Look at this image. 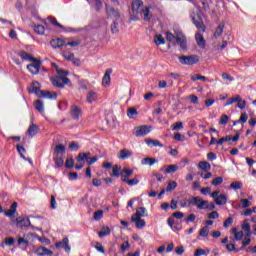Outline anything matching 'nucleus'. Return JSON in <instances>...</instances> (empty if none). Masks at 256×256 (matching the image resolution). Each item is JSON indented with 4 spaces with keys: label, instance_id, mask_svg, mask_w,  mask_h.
<instances>
[{
    "label": "nucleus",
    "instance_id": "cd10ccee",
    "mask_svg": "<svg viewBox=\"0 0 256 256\" xmlns=\"http://www.w3.org/2000/svg\"><path fill=\"white\" fill-rule=\"evenodd\" d=\"M198 168L205 172L211 171V164L207 161H200L198 164Z\"/></svg>",
    "mask_w": 256,
    "mask_h": 256
},
{
    "label": "nucleus",
    "instance_id": "49530a36",
    "mask_svg": "<svg viewBox=\"0 0 256 256\" xmlns=\"http://www.w3.org/2000/svg\"><path fill=\"white\" fill-rule=\"evenodd\" d=\"M191 81H207V77L200 75V74H195L193 76H191Z\"/></svg>",
    "mask_w": 256,
    "mask_h": 256
},
{
    "label": "nucleus",
    "instance_id": "aec40b11",
    "mask_svg": "<svg viewBox=\"0 0 256 256\" xmlns=\"http://www.w3.org/2000/svg\"><path fill=\"white\" fill-rule=\"evenodd\" d=\"M51 47H53V49H60V47H63V45H65V41L61 38H57V39H53L50 42Z\"/></svg>",
    "mask_w": 256,
    "mask_h": 256
},
{
    "label": "nucleus",
    "instance_id": "e433bc0d",
    "mask_svg": "<svg viewBox=\"0 0 256 256\" xmlns=\"http://www.w3.org/2000/svg\"><path fill=\"white\" fill-rule=\"evenodd\" d=\"M203 198L199 197V196H195V197H191L190 198V203L192 205H194L195 207H197V209H199V205L201 204Z\"/></svg>",
    "mask_w": 256,
    "mask_h": 256
},
{
    "label": "nucleus",
    "instance_id": "f3484780",
    "mask_svg": "<svg viewBox=\"0 0 256 256\" xmlns=\"http://www.w3.org/2000/svg\"><path fill=\"white\" fill-rule=\"evenodd\" d=\"M103 87H109L111 85V70H106L103 78H102Z\"/></svg>",
    "mask_w": 256,
    "mask_h": 256
},
{
    "label": "nucleus",
    "instance_id": "e2e57ef3",
    "mask_svg": "<svg viewBox=\"0 0 256 256\" xmlns=\"http://www.w3.org/2000/svg\"><path fill=\"white\" fill-rule=\"evenodd\" d=\"M229 122V116L227 115H222L220 120H219V124L220 125H227V123Z\"/></svg>",
    "mask_w": 256,
    "mask_h": 256
},
{
    "label": "nucleus",
    "instance_id": "c756f323",
    "mask_svg": "<svg viewBox=\"0 0 256 256\" xmlns=\"http://www.w3.org/2000/svg\"><path fill=\"white\" fill-rule=\"evenodd\" d=\"M215 203L217 205H226L227 204V195L225 194H220L216 199Z\"/></svg>",
    "mask_w": 256,
    "mask_h": 256
},
{
    "label": "nucleus",
    "instance_id": "a878e982",
    "mask_svg": "<svg viewBox=\"0 0 256 256\" xmlns=\"http://www.w3.org/2000/svg\"><path fill=\"white\" fill-rule=\"evenodd\" d=\"M145 143L148 147H163V144L159 140L146 139Z\"/></svg>",
    "mask_w": 256,
    "mask_h": 256
},
{
    "label": "nucleus",
    "instance_id": "603ef678",
    "mask_svg": "<svg viewBox=\"0 0 256 256\" xmlns=\"http://www.w3.org/2000/svg\"><path fill=\"white\" fill-rule=\"evenodd\" d=\"M101 219H103V211L98 210L94 212V221H101Z\"/></svg>",
    "mask_w": 256,
    "mask_h": 256
},
{
    "label": "nucleus",
    "instance_id": "13d9d810",
    "mask_svg": "<svg viewBox=\"0 0 256 256\" xmlns=\"http://www.w3.org/2000/svg\"><path fill=\"white\" fill-rule=\"evenodd\" d=\"M131 244H129V241H125L120 248V252L121 253H125V251H127V249H130Z\"/></svg>",
    "mask_w": 256,
    "mask_h": 256
},
{
    "label": "nucleus",
    "instance_id": "6e6d98bb",
    "mask_svg": "<svg viewBox=\"0 0 256 256\" xmlns=\"http://www.w3.org/2000/svg\"><path fill=\"white\" fill-rule=\"evenodd\" d=\"M63 57H64V59H66V61H73V59H75V54L69 53V52H64Z\"/></svg>",
    "mask_w": 256,
    "mask_h": 256
},
{
    "label": "nucleus",
    "instance_id": "774afa93",
    "mask_svg": "<svg viewBox=\"0 0 256 256\" xmlns=\"http://www.w3.org/2000/svg\"><path fill=\"white\" fill-rule=\"evenodd\" d=\"M207 255V252L204 249H197L194 253V256H203Z\"/></svg>",
    "mask_w": 256,
    "mask_h": 256
},
{
    "label": "nucleus",
    "instance_id": "5701e85b",
    "mask_svg": "<svg viewBox=\"0 0 256 256\" xmlns=\"http://www.w3.org/2000/svg\"><path fill=\"white\" fill-rule=\"evenodd\" d=\"M15 213H17V202H14L12 205H11V208L8 210V211H5L4 212V215L6 217H15Z\"/></svg>",
    "mask_w": 256,
    "mask_h": 256
},
{
    "label": "nucleus",
    "instance_id": "f704fd0d",
    "mask_svg": "<svg viewBox=\"0 0 256 256\" xmlns=\"http://www.w3.org/2000/svg\"><path fill=\"white\" fill-rule=\"evenodd\" d=\"M223 29H225V25H223V24H220V25L216 28V30H215V32H214V37H215V39H219V37H221V35H223Z\"/></svg>",
    "mask_w": 256,
    "mask_h": 256
},
{
    "label": "nucleus",
    "instance_id": "37998d69",
    "mask_svg": "<svg viewBox=\"0 0 256 256\" xmlns=\"http://www.w3.org/2000/svg\"><path fill=\"white\" fill-rule=\"evenodd\" d=\"M41 89V84L39 82H33L32 83V89L30 90V93H39V90Z\"/></svg>",
    "mask_w": 256,
    "mask_h": 256
},
{
    "label": "nucleus",
    "instance_id": "bb28decb",
    "mask_svg": "<svg viewBox=\"0 0 256 256\" xmlns=\"http://www.w3.org/2000/svg\"><path fill=\"white\" fill-rule=\"evenodd\" d=\"M177 171H179V166L176 165V164H172V165L166 166V168H165V170H164V173H165L166 175H169V174L175 173V172H177Z\"/></svg>",
    "mask_w": 256,
    "mask_h": 256
},
{
    "label": "nucleus",
    "instance_id": "b1692460",
    "mask_svg": "<svg viewBox=\"0 0 256 256\" xmlns=\"http://www.w3.org/2000/svg\"><path fill=\"white\" fill-rule=\"evenodd\" d=\"M155 163H158V160L156 158L146 157L141 160V165H149L152 167Z\"/></svg>",
    "mask_w": 256,
    "mask_h": 256
},
{
    "label": "nucleus",
    "instance_id": "de8ad7c7",
    "mask_svg": "<svg viewBox=\"0 0 256 256\" xmlns=\"http://www.w3.org/2000/svg\"><path fill=\"white\" fill-rule=\"evenodd\" d=\"M171 129H172V131H179V130L183 129V122H176V123L172 124Z\"/></svg>",
    "mask_w": 256,
    "mask_h": 256
},
{
    "label": "nucleus",
    "instance_id": "473e14b6",
    "mask_svg": "<svg viewBox=\"0 0 256 256\" xmlns=\"http://www.w3.org/2000/svg\"><path fill=\"white\" fill-rule=\"evenodd\" d=\"M109 235H111V229H109L108 226L102 227V231L98 233V237L100 238L107 237Z\"/></svg>",
    "mask_w": 256,
    "mask_h": 256
},
{
    "label": "nucleus",
    "instance_id": "20e7f679",
    "mask_svg": "<svg viewBox=\"0 0 256 256\" xmlns=\"http://www.w3.org/2000/svg\"><path fill=\"white\" fill-rule=\"evenodd\" d=\"M91 156V152H86V153H79L78 154V161L79 162H83V161H87L88 165H94V163H97V156L94 157H90Z\"/></svg>",
    "mask_w": 256,
    "mask_h": 256
},
{
    "label": "nucleus",
    "instance_id": "f257e3e1",
    "mask_svg": "<svg viewBox=\"0 0 256 256\" xmlns=\"http://www.w3.org/2000/svg\"><path fill=\"white\" fill-rule=\"evenodd\" d=\"M132 13L136 15H144V21H151V7H145L141 0L132 1Z\"/></svg>",
    "mask_w": 256,
    "mask_h": 256
},
{
    "label": "nucleus",
    "instance_id": "4c0bfd02",
    "mask_svg": "<svg viewBox=\"0 0 256 256\" xmlns=\"http://www.w3.org/2000/svg\"><path fill=\"white\" fill-rule=\"evenodd\" d=\"M16 149H17V151H18L20 157H21L22 159H24V161H27V158L25 157V153H26L27 150H25V147H23V146H21V145L18 144V145L16 146Z\"/></svg>",
    "mask_w": 256,
    "mask_h": 256
},
{
    "label": "nucleus",
    "instance_id": "7ed1b4c3",
    "mask_svg": "<svg viewBox=\"0 0 256 256\" xmlns=\"http://www.w3.org/2000/svg\"><path fill=\"white\" fill-rule=\"evenodd\" d=\"M178 60L182 65H195L199 63V56L197 55L180 56Z\"/></svg>",
    "mask_w": 256,
    "mask_h": 256
},
{
    "label": "nucleus",
    "instance_id": "dca6fc26",
    "mask_svg": "<svg viewBox=\"0 0 256 256\" xmlns=\"http://www.w3.org/2000/svg\"><path fill=\"white\" fill-rule=\"evenodd\" d=\"M133 156V152L130 151L129 149H122L119 154H118V159H122L123 161L125 159H129V157Z\"/></svg>",
    "mask_w": 256,
    "mask_h": 256
},
{
    "label": "nucleus",
    "instance_id": "1a4fd4ad",
    "mask_svg": "<svg viewBox=\"0 0 256 256\" xmlns=\"http://www.w3.org/2000/svg\"><path fill=\"white\" fill-rule=\"evenodd\" d=\"M56 249H64L66 253H69L71 251V246H69V238H63L62 241L57 242L55 244Z\"/></svg>",
    "mask_w": 256,
    "mask_h": 256
},
{
    "label": "nucleus",
    "instance_id": "0e129e2a",
    "mask_svg": "<svg viewBox=\"0 0 256 256\" xmlns=\"http://www.w3.org/2000/svg\"><path fill=\"white\" fill-rule=\"evenodd\" d=\"M225 248L227 249V251H235L236 253H239V250H237L235 244L233 243L226 244Z\"/></svg>",
    "mask_w": 256,
    "mask_h": 256
},
{
    "label": "nucleus",
    "instance_id": "2eb2a0df",
    "mask_svg": "<svg viewBox=\"0 0 256 256\" xmlns=\"http://www.w3.org/2000/svg\"><path fill=\"white\" fill-rule=\"evenodd\" d=\"M196 43L200 49H205L206 44H205V38H203V34L200 32H197L195 35Z\"/></svg>",
    "mask_w": 256,
    "mask_h": 256
},
{
    "label": "nucleus",
    "instance_id": "9b49d317",
    "mask_svg": "<svg viewBox=\"0 0 256 256\" xmlns=\"http://www.w3.org/2000/svg\"><path fill=\"white\" fill-rule=\"evenodd\" d=\"M176 43L181 47V49H186L187 39L183 33L176 34Z\"/></svg>",
    "mask_w": 256,
    "mask_h": 256
},
{
    "label": "nucleus",
    "instance_id": "5fc2aeb1",
    "mask_svg": "<svg viewBox=\"0 0 256 256\" xmlns=\"http://www.w3.org/2000/svg\"><path fill=\"white\" fill-rule=\"evenodd\" d=\"M49 23H51L52 25H55L56 27H59V29H63V25H61V23L57 22V19L53 18V17H49L48 18Z\"/></svg>",
    "mask_w": 256,
    "mask_h": 256
},
{
    "label": "nucleus",
    "instance_id": "bf43d9fd",
    "mask_svg": "<svg viewBox=\"0 0 256 256\" xmlns=\"http://www.w3.org/2000/svg\"><path fill=\"white\" fill-rule=\"evenodd\" d=\"M240 203L243 207V209H247V207H251V201H249L248 199H240Z\"/></svg>",
    "mask_w": 256,
    "mask_h": 256
},
{
    "label": "nucleus",
    "instance_id": "ea45409f",
    "mask_svg": "<svg viewBox=\"0 0 256 256\" xmlns=\"http://www.w3.org/2000/svg\"><path fill=\"white\" fill-rule=\"evenodd\" d=\"M34 31L37 35H45V26L43 25H36L34 26Z\"/></svg>",
    "mask_w": 256,
    "mask_h": 256
},
{
    "label": "nucleus",
    "instance_id": "6ab92c4d",
    "mask_svg": "<svg viewBox=\"0 0 256 256\" xmlns=\"http://www.w3.org/2000/svg\"><path fill=\"white\" fill-rule=\"evenodd\" d=\"M37 133H39V126L32 123L27 130V135L29 137H35Z\"/></svg>",
    "mask_w": 256,
    "mask_h": 256
},
{
    "label": "nucleus",
    "instance_id": "3c124183",
    "mask_svg": "<svg viewBox=\"0 0 256 256\" xmlns=\"http://www.w3.org/2000/svg\"><path fill=\"white\" fill-rule=\"evenodd\" d=\"M68 149L70 151H79V144L77 142H70Z\"/></svg>",
    "mask_w": 256,
    "mask_h": 256
},
{
    "label": "nucleus",
    "instance_id": "7c9ffc66",
    "mask_svg": "<svg viewBox=\"0 0 256 256\" xmlns=\"http://www.w3.org/2000/svg\"><path fill=\"white\" fill-rule=\"evenodd\" d=\"M54 153H56L57 156L59 155H65V145L63 144H58L54 148Z\"/></svg>",
    "mask_w": 256,
    "mask_h": 256
},
{
    "label": "nucleus",
    "instance_id": "338daca9",
    "mask_svg": "<svg viewBox=\"0 0 256 256\" xmlns=\"http://www.w3.org/2000/svg\"><path fill=\"white\" fill-rule=\"evenodd\" d=\"M96 251H99V253H105V247H103V244L97 242L95 245Z\"/></svg>",
    "mask_w": 256,
    "mask_h": 256
},
{
    "label": "nucleus",
    "instance_id": "39448f33",
    "mask_svg": "<svg viewBox=\"0 0 256 256\" xmlns=\"http://www.w3.org/2000/svg\"><path fill=\"white\" fill-rule=\"evenodd\" d=\"M27 69L32 75H37L41 71V61L37 58L32 60V63L27 66Z\"/></svg>",
    "mask_w": 256,
    "mask_h": 256
},
{
    "label": "nucleus",
    "instance_id": "f03ea898",
    "mask_svg": "<svg viewBox=\"0 0 256 256\" xmlns=\"http://www.w3.org/2000/svg\"><path fill=\"white\" fill-rule=\"evenodd\" d=\"M53 67L56 69L58 76L52 78L51 83L54 87L62 89V87H65V85L69 84V78H67L69 72L59 69V66H57V64H53Z\"/></svg>",
    "mask_w": 256,
    "mask_h": 256
},
{
    "label": "nucleus",
    "instance_id": "423d86ee",
    "mask_svg": "<svg viewBox=\"0 0 256 256\" xmlns=\"http://www.w3.org/2000/svg\"><path fill=\"white\" fill-rule=\"evenodd\" d=\"M106 15L110 19H115V21H119L121 19V13L119 10H115V8L106 4Z\"/></svg>",
    "mask_w": 256,
    "mask_h": 256
},
{
    "label": "nucleus",
    "instance_id": "69168bd1",
    "mask_svg": "<svg viewBox=\"0 0 256 256\" xmlns=\"http://www.w3.org/2000/svg\"><path fill=\"white\" fill-rule=\"evenodd\" d=\"M191 198L189 200H182L180 201V206L182 208H185V207H191Z\"/></svg>",
    "mask_w": 256,
    "mask_h": 256
},
{
    "label": "nucleus",
    "instance_id": "f8f14e48",
    "mask_svg": "<svg viewBox=\"0 0 256 256\" xmlns=\"http://www.w3.org/2000/svg\"><path fill=\"white\" fill-rule=\"evenodd\" d=\"M17 227H29L31 225V220L27 217H18L16 218Z\"/></svg>",
    "mask_w": 256,
    "mask_h": 256
},
{
    "label": "nucleus",
    "instance_id": "58836bf2",
    "mask_svg": "<svg viewBox=\"0 0 256 256\" xmlns=\"http://www.w3.org/2000/svg\"><path fill=\"white\" fill-rule=\"evenodd\" d=\"M230 189H234V191H237L238 189H243V183L240 181H234L230 184Z\"/></svg>",
    "mask_w": 256,
    "mask_h": 256
},
{
    "label": "nucleus",
    "instance_id": "9d476101",
    "mask_svg": "<svg viewBox=\"0 0 256 256\" xmlns=\"http://www.w3.org/2000/svg\"><path fill=\"white\" fill-rule=\"evenodd\" d=\"M99 99V93H97L95 90H89L86 94V102H88L90 105L92 103H95V101H98Z\"/></svg>",
    "mask_w": 256,
    "mask_h": 256
},
{
    "label": "nucleus",
    "instance_id": "680f3d73",
    "mask_svg": "<svg viewBox=\"0 0 256 256\" xmlns=\"http://www.w3.org/2000/svg\"><path fill=\"white\" fill-rule=\"evenodd\" d=\"M126 185H129V187H133L135 185H139V179H137V178L129 179L127 181Z\"/></svg>",
    "mask_w": 256,
    "mask_h": 256
},
{
    "label": "nucleus",
    "instance_id": "393cba45",
    "mask_svg": "<svg viewBox=\"0 0 256 256\" xmlns=\"http://www.w3.org/2000/svg\"><path fill=\"white\" fill-rule=\"evenodd\" d=\"M40 97H43L45 99H57V93L55 92H49V91H41Z\"/></svg>",
    "mask_w": 256,
    "mask_h": 256
},
{
    "label": "nucleus",
    "instance_id": "ddd939ff",
    "mask_svg": "<svg viewBox=\"0 0 256 256\" xmlns=\"http://www.w3.org/2000/svg\"><path fill=\"white\" fill-rule=\"evenodd\" d=\"M35 255L38 256H47V255H53V251L46 247H39L34 251Z\"/></svg>",
    "mask_w": 256,
    "mask_h": 256
},
{
    "label": "nucleus",
    "instance_id": "c03bdc74",
    "mask_svg": "<svg viewBox=\"0 0 256 256\" xmlns=\"http://www.w3.org/2000/svg\"><path fill=\"white\" fill-rule=\"evenodd\" d=\"M200 237H208L209 236V226H204L200 229L199 232Z\"/></svg>",
    "mask_w": 256,
    "mask_h": 256
},
{
    "label": "nucleus",
    "instance_id": "a18cd8bd",
    "mask_svg": "<svg viewBox=\"0 0 256 256\" xmlns=\"http://www.w3.org/2000/svg\"><path fill=\"white\" fill-rule=\"evenodd\" d=\"M54 161H55V165L56 167H63L64 163H65V160L63 159V157L61 156H56L54 158Z\"/></svg>",
    "mask_w": 256,
    "mask_h": 256
},
{
    "label": "nucleus",
    "instance_id": "0eeeda50",
    "mask_svg": "<svg viewBox=\"0 0 256 256\" xmlns=\"http://www.w3.org/2000/svg\"><path fill=\"white\" fill-rule=\"evenodd\" d=\"M148 133H151V126L143 125L134 129V135L136 137H144V135H148Z\"/></svg>",
    "mask_w": 256,
    "mask_h": 256
},
{
    "label": "nucleus",
    "instance_id": "2f4dec72",
    "mask_svg": "<svg viewBox=\"0 0 256 256\" xmlns=\"http://www.w3.org/2000/svg\"><path fill=\"white\" fill-rule=\"evenodd\" d=\"M154 43L155 45L159 46V45H165V38H163V35L161 34H156L154 36Z\"/></svg>",
    "mask_w": 256,
    "mask_h": 256
},
{
    "label": "nucleus",
    "instance_id": "c85d7f7f",
    "mask_svg": "<svg viewBox=\"0 0 256 256\" xmlns=\"http://www.w3.org/2000/svg\"><path fill=\"white\" fill-rule=\"evenodd\" d=\"M18 55L19 57H21V59H23V61H34L35 59L32 55H30L26 51H20Z\"/></svg>",
    "mask_w": 256,
    "mask_h": 256
},
{
    "label": "nucleus",
    "instance_id": "864d4df0",
    "mask_svg": "<svg viewBox=\"0 0 256 256\" xmlns=\"http://www.w3.org/2000/svg\"><path fill=\"white\" fill-rule=\"evenodd\" d=\"M239 137H240L239 134H236L234 137L231 135H228V136L224 137V139L226 142H229V141L237 142V141H239Z\"/></svg>",
    "mask_w": 256,
    "mask_h": 256
},
{
    "label": "nucleus",
    "instance_id": "c9c22d12",
    "mask_svg": "<svg viewBox=\"0 0 256 256\" xmlns=\"http://www.w3.org/2000/svg\"><path fill=\"white\" fill-rule=\"evenodd\" d=\"M34 107H35L36 111H39V113H43V111H45V108L43 106V101H41V100H36L34 102Z\"/></svg>",
    "mask_w": 256,
    "mask_h": 256
},
{
    "label": "nucleus",
    "instance_id": "052dcab7",
    "mask_svg": "<svg viewBox=\"0 0 256 256\" xmlns=\"http://www.w3.org/2000/svg\"><path fill=\"white\" fill-rule=\"evenodd\" d=\"M223 183V177L219 176L212 180V185L217 187L218 185H221Z\"/></svg>",
    "mask_w": 256,
    "mask_h": 256
},
{
    "label": "nucleus",
    "instance_id": "6e6552de",
    "mask_svg": "<svg viewBox=\"0 0 256 256\" xmlns=\"http://www.w3.org/2000/svg\"><path fill=\"white\" fill-rule=\"evenodd\" d=\"M192 17V22L193 24L195 25V27L198 29V31H203V33H205V23H203V19L201 18L200 15H196V16H193L191 15Z\"/></svg>",
    "mask_w": 256,
    "mask_h": 256
},
{
    "label": "nucleus",
    "instance_id": "412c9836",
    "mask_svg": "<svg viewBox=\"0 0 256 256\" xmlns=\"http://www.w3.org/2000/svg\"><path fill=\"white\" fill-rule=\"evenodd\" d=\"M242 230L246 232V237H251V224H249V220L245 219L242 223Z\"/></svg>",
    "mask_w": 256,
    "mask_h": 256
},
{
    "label": "nucleus",
    "instance_id": "a19ab883",
    "mask_svg": "<svg viewBox=\"0 0 256 256\" xmlns=\"http://www.w3.org/2000/svg\"><path fill=\"white\" fill-rule=\"evenodd\" d=\"M121 166L116 165L112 169V177H121Z\"/></svg>",
    "mask_w": 256,
    "mask_h": 256
},
{
    "label": "nucleus",
    "instance_id": "4468645a",
    "mask_svg": "<svg viewBox=\"0 0 256 256\" xmlns=\"http://www.w3.org/2000/svg\"><path fill=\"white\" fill-rule=\"evenodd\" d=\"M70 113L73 119H80L82 115V111L77 105H72Z\"/></svg>",
    "mask_w": 256,
    "mask_h": 256
},
{
    "label": "nucleus",
    "instance_id": "a211bd4d",
    "mask_svg": "<svg viewBox=\"0 0 256 256\" xmlns=\"http://www.w3.org/2000/svg\"><path fill=\"white\" fill-rule=\"evenodd\" d=\"M132 222L135 223L137 229H143L146 225L145 220L137 216H132Z\"/></svg>",
    "mask_w": 256,
    "mask_h": 256
},
{
    "label": "nucleus",
    "instance_id": "4d7b16f0",
    "mask_svg": "<svg viewBox=\"0 0 256 256\" xmlns=\"http://www.w3.org/2000/svg\"><path fill=\"white\" fill-rule=\"evenodd\" d=\"M166 39L169 43H173L175 42V39H177V36L173 35L171 32H166Z\"/></svg>",
    "mask_w": 256,
    "mask_h": 256
},
{
    "label": "nucleus",
    "instance_id": "72a5a7b5",
    "mask_svg": "<svg viewBox=\"0 0 256 256\" xmlns=\"http://www.w3.org/2000/svg\"><path fill=\"white\" fill-rule=\"evenodd\" d=\"M238 101H241V96L236 95L232 98H229L227 102L225 103L224 107H228V105H233V103H238Z\"/></svg>",
    "mask_w": 256,
    "mask_h": 256
},
{
    "label": "nucleus",
    "instance_id": "8fccbe9b",
    "mask_svg": "<svg viewBox=\"0 0 256 256\" xmlns=\"http://www.w3.org/2000/svg\"><path fill=\"white\" fill-rule=\"evenodd\" d=\"M233 225V217H228L223 224L224 229H229Z\"/></svg>",
    "mask_w": 256,
    "mask_h": 256
},
{
    "label": "nucleus",
    "instance_id": "4be33fe9",
    "mask_svg": "<svg viewBox=\"0 0 256 256\" xmlns=\"http://www.w3.org/2000/svg\"><path fill=\"white\" fill-rule=\"evenodd\" d=\"M147 215H149V214L147 213V208H145V207H139V208L136 209V213H134L132 216H133V217H139V218H141V217H147Z\"/></svg>",
    "mask_w": 256,
    "mask_h": 256
},
{
    "label": "nucleus",
    "instance_id": "09e8293b",
    "mask_svg": "<svg viewBox=\"0 0 256 256\" xmlns=\"http://www.w3.org/2000/svg\"><path fill=\"white\" fill-rule=\"evenodd\" d=\"M111 33L115 34V33H119V23H117V21H114L111 26Z\"/></svg>",
    "mask_w": 256,
    "mask_h": 256
},
{
    "label": "nucleus",
    "instance_id": "79ce46f5",
    "mask_svg": "<svg viewBox=\"0 0 256 256\" xmlns=\"http://www.w3.org/2000/svg\"><path fill=\"white\" fill-rule=\"evenodd\" d=\"M175 189H177V183L175 181H170L166 187L167 193L175 191Z\"/></svg>",
    "mask_w": 256,
    "mask_h": 256
}]
</instances>
